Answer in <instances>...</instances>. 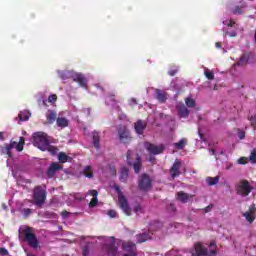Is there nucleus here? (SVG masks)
I'll use <instances>...</instances> for the list:
<instances>
[{
    "label": "nucleus",
    "instance_id": "obj_5",
    "mask_svg": "<svg viewBox=\"0 0 256 256\" xmlns=\"http://www.w3.org/2000/svg\"><path fill=\"white\" fill-rule=\"evenodd\" d=\"M100 241L102 251L108 256H117V246L115 245L114 237L99 236L97 237Z\"/></svg>",
    "mask_w": 256,
    "mask_h": 256
},
{
    "label": "nucleus",
    "instance_id": "obj_45",
    "mask_svg": "<svg viewBox=\"0 0 256 256\" xmlns=\"http://www.w3.org/2000/svg\"><path fill=\"white\" fill-rule=\"evenodd\" d=\"M82 113L85 115V117H90L91 116V108L82 109Z\"/></svg>",
    "mask_w": 256,
    "mask_h": 256
},
{
    "label": "nucleus",
    "instance_id": "obj_10",
    "mask_svg": "<svg viewBox=\"0 0 256 256\" xmlns=\"http://www.w3.org/2000/svg\"><path fill=\"white\" fill-rule=\"evenodd\" d=\"M105 103L107 107H111V109H115L116 111H118V118L120 119V121H125L127 119V115L121 113V108L119 107V105H117V100H115V94L107 96L105 98Z\"/></svg>",
    "mask_w": 256,
    "mask_h": 256
},
{
    "label": "nucleus",
    "instance_id": "obj_8",
    "mask_svg": "<svg viewBox=\"0 0 256 256\" xmlns=\"http://www.w3.org/2000/svg\"><path fill=\"white\" fill-rule=\"evenodd\" d=\"M127 164L133 166L135 173H141V157L133 150L127 151Z\"/></svg>",
    "mask_w": 256,
    "mask_h": 256
},
{
    "label": "nucleus",
    "instance_id": "obj_60",
    "mask_svg": "<svg viewBox=\"0 0 256 256\" xmlns=\"http://www.w3.org/2000/svg\"><path fill=\"white\" fill-rule=\"evenodd\" d=\"M215 47L216 49H221V42H216Z\"/></svg>",
    "mask_w": 256,
    "mask_h": 256
},
{
    "label": "nucleus",
    "instance_id": "obj_2",
    "mask_svg": "<svg viewBox=\"0 0 256 256\" xmlns=\"http://www.w3.org/2000/svg\"><path fill=\"white\" fill-rule=\"evenodd\" d=\"M23 145H25V138L20 137L19 142L11 141L9 144H5L4 146L1 147L2 155H8L9 157L6 163L7 167H10L13 175H15V166H13L12 164L13 154L11 153V151H13V149H16V151L21 152L23 151Z\"/></svg>",
    "mask_w": 256,
    "mask_h": 256
},
{
    "label": "nucleus",
    "instance_id": "obj_37",
    "mask_svg": "<svg viewBox=\"0 0 256 256\" xmlns=\"http://www.w3.org/2000/svg\"><path fill=\"white\" fill-rule=\"evenodd\" d=\"M243 217H245L246 221H248V223H253V221H255V216H253V214H251V212H245L243 214Z\"/></svg>",
    "mask_w": 256,
    "mask_h": 256
},
{
    "label": "nucleus",
    "instance_id": "obj_54",
    "mask_svg": "<svg viewBox=\"0 0 256 256\" xmlns=\"http://www.w3.org/2000/svg\"><path fill=\"white\" fill-rule=\"evenodd\" d=\"M94 87H96V89L100 91V93H103V86H101V84H95Z\"/></svg>",
    "mask_w": 256,
    "mask_h": 256
},
{
    "label": "nucleus",
    "instance_id": "obj_34",
    "mask_svg": "<svg viewBox=\"0 0 256 256\" xmlns=\"http://www.w3.org/2000/svg\"><path fill=\"white\" fill-rule=\"evenodd\" d=\"M219 179H221V177H219V176L207 177L206 183H207V185H209V187H213V185H217V183H219Z\"/></svg>",
    "mask_w": 256,
    "mask_h": 256
},
{
    "label": "nucleus",
    "instance_id": "obj_53",
    "mask_svg": "<svg viewBox=\"0 0 256 256\" xmlns=\"http://www.w3.org/2000/svg\"><path fill=\"white\" fill-rule=\"evenodd\" d=\"M213 209V204L208 205L203 209L204 213H210V211Z\"/></svg>",
    "mask_w": 256,
    "mask_h": 256
},
{
    "label": "nucleus",
    "instance_id": "obj_31",
    "mask_svg": "<svg viewBox=\"0 0 256 256\" xmlns=\"http://www.w3.org/2000/svg\"><path fill=\"white\" fill-rule=\"evenodd\" d=\"M127 177H129V169H127V167H122L120 169V181L125 183V181H127Z\"/></svg>",
    "mask_w": 256,
    "mask_h": 256
},
{
    "label": "nucleus",
    "instance_id": "obj_13",
    "mask_svg": "<svg viewBox=\"0 0 256 256\" xmlns=\"http://www.w3.org/2000/svg\"><path fill=\"white\" fill-rule=\"evenodd\" d=\"M115 191L118 193V201L122 211L128 216L131 215V208L129 207V203H127V198H125L119 186H115Z\"/></svg>",
    "mask_w": 256,
    "mask_h": 256
},
{
    "label": "nucleus",
    "instance_id": "obj_28",
    "mask_svg": "<svg viewBox=\"0 0 256 256\" xmlns=\"http://www.w3.org/2000/svg\"><path fill=\"white\" fill-rule=\"evenodd\" d=\"M46 119H47V123H49L50 125L55 123V121L57 120V112L53 110H48L46 112Z\"/></svg>",
    "mask_w": 256,
    "mask_h": 256
},
{
    "label": "nucleus",
    "instance_id": "obj_50",
    "mask_svg": "<svg viewBox=\"0 0 256 256\" xmlns=\"http://www.w3.org/2000/svg\"><path fill=\"white\" fill-rule=\"evenodd\" d=\"M107 215H109L111 217V219H115V217H117V211L109 210Z\"/></svg>",
    "mask_w": 256,
    "mask_h": 256
},
{
    "label": "nucleus",
    "instance_id": "obj_4",
    "mask_svg": "<svg viewBox=\"0 0 256 256\" xmlns=\"http://www.w3.org/2000/svg\"><path fill=\"white\" fill-rule=\"evenodd\" d=\"M195 252L191 256H217V244L215 241L210 242V245L205 246L201 243L194 245Z\"/></svg>",
    "mask_w": 256,
    "mask_h": 256
},
{
    "label": "nucleus",
    "instance_id": "obj_47",
    "mask_svg": "<svg viewBox=\"0 0 256 256\" xmlns=\"http://www.w3.org/2000/svg\"><path fill=\"white\" fill-rule=\"evenodd\" d=\"M249 121L251 122L252 127H254V129H256V114L254 116H251L249 118Z\"/></svg>",
    "mask_w": 256,
    "mask_h": 256
},
{
    "label": "nucleus",
    "instance_id": "obj_56",
    "mask_svg": "<svg viewBox=\"0 0 256 256\" xmlns=\"http://www.w3.org/2000/svg\"><path fill=\"white\" fill-rule=\"evenodd\" d=\"M238 137L239 139H245V132L243 131L238 132Z\"/></svg>",
    "mask_w": 256,
    "mask_h": 256
},
{
    "label": "nucleus",
    "instance_id": "obj_58",
    "mask_svg": "<svg viewBox=\"0 0 256 256\" xmlns=\"http://www.w3.org/2000/svg\"><path fill=\"white\" fill-rule=\"evenodd\" d=\"M148 161L150 162V163H155V156H149V158H148Z\"/></svg>",
    "mask_w": 256,
    "mask_h": 256
},
{
    "label": "nucleus",
    "instance_id": "obj_6",
    "mask_svg": "<svg viewBox=\"0 0 256 256\" xmlns=\"http://www.w3.org/2000/svg\"><path fill=\"white\" fill-rule=\"evenodd\" d=\"M224 37L228 35L229 37H237V33H241L243 28L239 24H237L232 19H223L222 20Z\"/></svg>",
    "mask_w": 256,
    "mask_h": 256
},
{
    "label": "nucleus",
    "instance_id": "obj_63",
    "mask_svg": "<svg viewBox=\"0 0 256 256\" xmlns=\"http://www.w3.org/2000/svg\"><path fill=\"white\" fill-rule=\"evenodd\" d=\"M209 153H210V155H215V150L210 149V150H209Z\"/></svg>",
    "mask_w": 256,
    "mask_h": 256
},
{
    "label": "nucleus",
    "instance_id": "obj_43",
    "mask_svg": "<svg viewBox=\"0 0 256 256\" xmlns=\"http://www.w3.org/2000/svg\"><path fill=\"white\" fill-rule=\"evenodd\" d=\"M177 71H179V68L177 67L170 68V70L168 71V74L170 75V77H175V75L177 74Z\"/></svg>",
    "mask_w": 256,
    "mask_h": 256
},
{
    "label": "nucleus",
    "instance_id": "obj_11",
    "mask_svg": "<svg viewBox=\"0 0 256 256\" xmlns=\"http://www.w3.org/2000/svg\"><path fill=\"white\" fill-rule=\"evenodd\" d=\"M153 187V180L147 174H142L138 179V189L140 191H149Z\"/></svg>",
    "mask_w": 256,
    "mask_h": 256
},
{
    "label": "nucleus",
    "instance_id": "obj_30",
    "mask_svg": "<svg viewBox=\"0 0 256 256\" xmlns=\"http://www.w3.org/2000/svg\"><path fill=\"white\" fill-rule=\"evenodd\" d=\"M137 243H145L148 239H151V233L144 232L136 236Z\"/></svg>",
    "mask_w": 256,
    "mask_h": 256
},
{
    "label": "nucleus",
    "instance_id": "obj_27",
    "mask_svg": "<svg viewBox=\"0 0 256 256\" xmlns=\"http://www.w3.org/2000/svg\"><path fill=\"white\" fill-rule=\"evenodd\" d=\"M161 227H163V223H161L159 220H154L149 224V233L153 235V231H158V229H161Z\"/></svg>",
    "mask_w": 256,
    "mask_h": 256
},
{
    "label": "nucleus",
    "instance_id": "obj_12",
    "mask_svg": "<svg viewBox=\"0 0 256 256\" xmlns=\"http://www.w3.org/2000/svg\"><path fill=\"white\" fill-rule=\"evenodd\" d=\"M236 191L237 194L240 195L241 197H247L251 191H253V187L247 180H242L239 182L236 186Z\"/></svg>",
    "mask_w": 256,
    "mask_h": 256
},
{
    "label": "nucleus",
    "instance_id": "obj_57",
    "mask_svg": "<svg viewBox=\"0 0 256 256\" xmlns=\"http://www.w3.org/2000/svg\"><path fill=\"white\" fill-rule=\"evenodd\" d=\"M84 239L86 241H91V239H97V237H95V236H86V237H84Z\"/></svg>",
    "mask_w": 256,
    "mask_h": 256
},
{
    "label": "nucleus",
    "instance_id": "obj_55",
    "mask_svg": "<svg viewBox=\"0 0 256 256\" xmlns=\"http://www.w3.org/2000/svg\"><path fill=\"white\" fill-rule=\"evenodd\" d=\"M129 105H137V99L131 98V99L129 100Z\"/></svg>",
    "mask_w": 256,
    "mask_h": 256
},
{
    "label": "nucleus",
    "instance_id": "obj_46",
    "mask_svg": "<svg viewBox=\"0 0 256 256\" xmlns=\"http://www.w3.org/2000/svg\"><path fill=\"white\" fill-rule=\"evenodd\" d=\"M175 204L171 203L167 206V211H169V213H175Z\"/></svg>",
    "mask_w": 256,
    "mask_h": 256
},
{
    "label": "nucleus",
    "instance_id": "obj_25",
    "mask_svg": "<svg viewBox=\"0 0 256 256\" xmlns=\"http://www.w3.org/2000/svg\"><path fill=\"white\" fill-rule=\"evenodd\" d=\"M30 117L31 112H29L28 110H23L19 112L18 117L15 118V120L18 121V123H21L23 121H29Z\"/></svg>",
    "mask_w": 256,
    "mask_h": 256
},
{
    "label": "nucleus",
    "instance_id": "obj_51",
    "mask_svg": "<svg viewBox=\"0 0 256 256\" xmlns=\"http://www.w3.org/2000/svg\"><path fill=\"white\" fill-rule=\"evenodd\" d=\"M247 213H250L251 215H255V213H256L255 204H252V205L249 207V211H247Z\"/></svg>",
    "mask_w": 256,
    "mask_h": 256
},
{
    "label": "nucleus",
    "instance_id": "obj_35",
    "mask_svg": "<svg viewBox=\"0 0 256 256\" xmlns=\"http://www.w3.org/2000/svg\"><path fill=\"white\" fill-rule=\"evenodd\" d=\"M83 173L88 179H93V168L91 166H85Z\"/></svg>",
    "mask_w": 256,
    "mask_h": 256
},
{
    "label": "nucleus",
    "instance_id": "obj_14",
    "mask_svg": "<svg viewBox=\"0 0 256 256\" xmlns=\"http://www.w3.org/2000/svg\"><path fill=\"white\" fill-rule=\"evenodd\" d=\"M144 147L150 155H161V153L165 151V145L163 144L155 145L150 142H145Z\"/></svg>",
    "mask_w": 256,
    "mask_h": 256
},
{
    "label": "nucleus",
    "instance_id": "obj_36",
    "mask_svg": "<svg viewBox=\"0 0 256 256\" xmlns=\"http://www.w3.org/2000/svg\"><path fill=\"white\" fill-rule=\"evenodd\" d=\"M68 159H69V156H67V154H65V153H63V152H60V153L58 154V161H59L60 163H67Z\"/></svg>",
    "mask_w": 256,
    "mask_h": 256
},
{
    "label": "nucleus",
    "instance_id": "obj_49",
    "mask_svg": "<svg viewBox=\"0 0 256 256\" xmlns=\"http://www.w3.org/2000/svg\"><path fill=\"white\" fill-rule=\"evenodd\" d=\"M57 101V95L52 94L48 97V103H55Z\"/></svg>",
    "mask_w": 256,
    "mask_h": 256
},
{
    "label": "nucleus",
    "instance_id": "obj_61",
    "mask_svg": "<svg viewBox=\"0 0 256 256\" xmlns=\"http://www.w3.org/2000/svg\"><path fill=\"white\" fill-rule=\"evenodd\" d=\"M198 134H199L200 139H203V134H201V128L200 127L198 128Z\"/></svg>",
    "mask_w": 256,
    "mask_h": 256
},
{
    "label": "nucleus",
    "instance_id": "obj_26",
    "mask_svg": "<svg viewBox=\"0 0 256 256\" xmlns=\"http://www.w3.org/2000/svg\"><path fill=\"white\" fill-rule=\"evenodd\" d=\"M87 195H91L92 199L89 203V207H96L99 200L97 199V196L99 195V192L97 190H89L87 192Z\"/></svg>",
    "mask_w": 256,
    "mask_h": 256
},
{
    "label": "nucleus",
    "instance_id": "obj_41",
    "mask_svg": "<svg viewBox=\"0 0 256 256\" xmlns=\"http://www.w3.org/2000/svg\"><path fill=\"white\" fill-rule=\"evenodd\" d=\"M86 197H87L86 194H81V193L74 194L75 201H83V199H86Z\"/></svg>",
    "mask_w": 256,
    "mask_h": 256
},
{
    "label": "nucleus",
    "instance_id": "obj_22",
    "mask_svg": "<svg viewBox=\"0 0 256 256\" xmlns=\"http://www.w3.org/2000/svg\"><path fill=\"white\" fill-rule=\"evenodd\" d=\"M154 95H155V99H157L159 103L167 102V94L165 93V91L156 88L154 89Z\"/></svg>",
    "mask_w": 256,
    "mask_h": 256
},
{
    "label": "nucleus",
    "instance_id": "obj_33",
    "mask_svg": "<svg viewBox=\"0 0 256 256\" xmlns=\"http://www.w3.org/2000/svg\"><path fill=\"white\" fill-rule=\"evenodd\" d=\"M177 199L178 201H181V203H187L189 201V194L185 192H178Z\"/></svg>",
    "mask_w": 256,
    "mask_h": 256
},
{
    "label": "nucleus",
    "instance_id": "obj_39",
    "mask_svg": "<svg viewBox=\"0 0 256 256\" xmlns=\"http://www.w3.org/2000/svg\"><path fill=\"white\" fill-rule=\"evenodd\" d=\"M249 161H250V163H252V164H255V163H256V149H253V150L251 151V154H250V156H249Z\"/></svg>",
    "mask_w": 256,
    "mask_h": 256
},
{
    "label": "nucleus",
    "instance_id": "obj_7",
    "mask_svg": "<svg viewBox=\"0 0 256 256\" xmlns=\"http://www.w3.org/2000/svg\"><path fill=\"white\" fill-rule=\"evenodd\" d=\"M22 235L24 236V241L28 243L29 247H32V249H37V247H39V240L37 239V236L33 233V228H22Z\"/></svg>",
    "mask_w": 256,
    "mask_h": 256
},
{
    "label": "nucleus",
    "instance_id": "obj_18",
    "mask_svg": "<svg viewBox=\"0 0 256 256\" xmlns=\"http://www.w3.org/2000/svg\"><path fill=\"white\" fill-rule=\"evenodd\" d=\"M180 169H181V161L175 160L174 164L170 169V175L172 179H175V177H179L181 175Z\"/></svg>",
    "mask_w": 256,
    "mask_h": 256
},
{
    "label": "nucleus",
    "instance_id": "obj_32",
    "mask_svg": "<svg viewBox=\"0 0 256 256\" xmlns=\"http://www.w3.org/2000/svg\"><path fill=\"white\" fill-rule=\"evenodd\" d=\"M187 146V138H182L179 142L174 143V148L178 150H183Z\"/></svg>",
    "mask_w": 256,
    "mask_h": 256
},
{
    "label": "nucleus",
    "instance_id": "obj_40",
    "mask_svg": "<svg viewBox=\"0 0 256 256\" xmlns=\"http://www.w3.org/2000/svg\"><path fill=\"white\" fill-rule=\"evenodd\" d=\"M20 213L23 215V217L27 218L32 213V210L29 208H23L20 210Z\"/></svg>",
    "mask_w": 256,
    "mask_h": 256
},
{
    "label": "nucleus",
    "instance_id": "obj_59",
    "mask_svg": "<svg viewBox=\"0 0 256 256\" xmlns=\"http://www.w3.org/2000/svg\"><path fill=\"white\" fill-rule=\"evenodd\" d=\"M62 217L64 219H67V217H69V212H67V211L62 212Z\"/></svg>",
    "mask_w": 256,
    "mask_h": 256
},
{
    "label": "nucleus",
    "instance_id": "obj_16",
    "mask_svg": "<svg viewBox=\"0 0 256 256\" xmlns=\"http://www.w3.org/2000/svg\"><path fill=\"white\" fill-rule=\"evenodd\" d=\"M251 59H253V54H242L239 61L236 64H234V69H237V67H243L244 65H247V63H252Z\"/></svg>",
    "mask_w": 256,
    "mask_h": 256
},
{
    "label": "nucleus",
    "instance_id": "obj_52",
    "mask_svg": "<svg viewBox=\"0 0 256 256\" xmlns=\"http://www.w3.org/2000/svg\"><path fill=\"white\" fill-rule=\"evenodd\" d=\"M134 212L138 215V213H143V208L140 205H136L134 207Z\"/></svg>",
    "mask_w": 256,
    "mask_h": 256
},
{
    "label": "nucleus",
    "instance_id": "obj_19",
    "mask_svg": "<svg viewBox=\"0 0 256 256\" xmlns=\"http://www.w3.org/2000/svg\"><path fill=\"white\" fill-rule=\"evenodd\" d=\"M118 135L121 143H129L131 141V133L126 128L120 129Z\"/></svg>",
    "mask_w": 256,
    "mask_h": 256
},
{
    "label": "nucleus",
    "instance_id": "obj_23",
    "mask_svg": "<svg viewBox=\"0 0 256 256\" xmlns=\"http://www.w3.org/2000/svg\"><path fill=\"white\" fill-rule=\"evenodd\" d=\"M92 143L95 149H101V132L94 131L92 132Z\"/></svg>",
    "mask_w": 256,
    "mask_h": 256
},
{
    "label": "nucleus",
    "instance_id": "obj_20",
    "mask_svg": "<svg viewBox=\"0 0 256 256\" xmlns=\"http://www.w3.org/2000/svg\"><path fill=\"white\" fill-rule=\"evenodd\" d=\"M134 129L137 135H143V133H145V129H147V123L143 120H138L134 123Z\"/></svg>",
    "mask_w": 256,
    "mask_h": 256
},
{
    "label": "nucleus",
    "instance_id": "obj_62",
    "mask_svg": "<svg viewBox=\"0 0 256 256\" xmlns=\"http://www.w3.org/2000/svg\"><path fill=\"white\" fill-rule=\"evenodd\" d=\"M5 137L3 136V132H0V141H4Z\"/></svg>",
    "mask_w": 256,
    "mask_h": 256
},
{
    "label": "nucleus",
    "instance_id": "obj_42",
    "mask_svg": "<svg viewBox=\"0 0 256 256\" xmlns=\"http://www.w3.org/2000/svg\"><path fill=\"white\" fill-rule=\"evenodd\" d=\"M185 103L187 107H195V100L193 98H186Z\"/></svg>",
    "mask_w": 256,
    "mask_h": 256
},
{
    "label": "nucleus",
    "instance_id": "obj_38",
    "mask_svg": "<svg viewBox=\"0 0 256 256\" xmlns=\"http://www.w3.org/2000/svg\"><path fill=\"white\" fill-rule=\"evenodd\" d=\"M204 75L205 77H207L209 80H213L215 79V74H213V72H211L209 69H205L204 71Z\"/></svg>",
    "mask_w": 256,
    "mask_h": 256
},
{
    "label": "nucleus",
    "instance_id": "obj_3",
    "mask_svg": "<svg viewBox=\"0 0 256 256\" xmlns=\"http://www.w3.org/2000/svg\"><path fill=\"white\" fill-rule=\"evenodd\" d=\"M58 77L62 81H67V79H72L76 83H79L80 87L87 89V78L81 73L74 72L72 70H57Z\"/></svg>",
    "mask_w": 256,
    "mask_h": 256
},
{
    "label": "nucleus",
    "instance_id": "obj_64",
    "mask_svg": "<svg viewBox=\"0 0 256 256\" xmlns=\"http://www.w3.org/2000/svg\"><path fill=\"white\" fill-rule=\"evenodd\" d=\"M166 256H173V251L166 253Z\"/></svg>",
    "mask_w": 256,
    "mask_h": 256
},
{
    "label": "nucleus",
    "instance_id": "obj_9",
    "mask_svg": "<svg viewBox=\"0 0 256 256\" xmlns=\"http://www.w3.org/2000/svg\"><path fill=\"white\" fill-rule=\"evenodd\" d=\"M33 197L35 205H37V207H41L43 203H45V199H47V191L43 186H36L34 188Z\"/></svg>",
    "mask_w": 256,
    "mask_h": 256
},
{
    "label": "nucleus",
    "instance_id": "obj_15",
    "mask_svg": "<svg viewBox=\"0 0 256 256\" xmlns=\"http://www.w3.org/2000/svg\"><path fill=\"white\" fill-rule=\"evenodd\" d=\"M124 251L126 252L123 256H137V246L133 242H125L122 244Z\"/></svg>",
    "mask_w": 256,
    "mask_h": 256
},
{
    "label": "nucleus",
    "instance_id": "obj_29",
    "mask_svg": "<svg viewBox=\"0 0 256 256\" xmlns=\"http://www.w3.org/2000/svg\"><path fill=\"white\" fill-rule=\"evenodd\" d=\"M56 125L57 127H61V129H65V127L69 126V120L64 117H58L56 119Z\"/></svg>",
    "mask_w": 256,
    "mask_h": 256
},
{
    "label": "nucleus",
    "instance_id": "obj_44",
    "mask_svg": "<svg viewBox=\"0 0 256 256\" xmlns=\"http://www.w3.org/2000/svg\"><path fill=\"white\" fill-rule=\"evenodd\" d=\"M238 165H247V158L241 157L237 160Z\"/></svg>",
    "mask_w": 256,
    "mask_h": 256
},
{
    "label": "nucleus",
    "instance_id": "obj_17",
    "mask_svg": "<svg viewBox=\"0 0 256 256\" xmlns=\"http://www.w3.org/2000/svg\"><path fill=\"white\" fill-rule=\"evenodd\" d=\"M245 9H247V2L242 0L239 4L231 8L230 13H232V15H243Z\"/></svg>",
    "mask_w": 256,
    "mask_h": 256
},
{
    "label": "nucleus",
    "instance_id": "obj_24",
    "mask_svg": "<svg viewBox=\"0 0 256 256\" xmlns=\"http://www.w3.org/2000/svg\"><path fill=\"white\" fill-rule=\"evenodd\" d=\"M61 169V165H59V163H52L48 170H47V175L49 177V179H52V177H54V175L57 173V171H59Z\"/></svg>",
    "mask_w": 256,
    "mask_h": 256
},
{
    "label": "nucleus",
    "instance_id": "obj_1",
    "mask_svg": "<svg viewBox=\"0 0 256 256\" xmlns=\"http://www.w3.org/2000/svg\"><path fill=\"white\" fill-rule=\"evenodd\" d=\"M33 145L40 151H49L51 155H57V147L51 145V138L45 132H36L33 134Z\"/></svg>",
    "mask_w": 256,
    "mask_h": 256
},
{
    "label": "nucleus",
    "instance_id": "obj_48",
    "mask_svg": "<svg viewBox=\"0 0 256 256\" xmlns=\"http://www.w3.org/2000/svg\"><path fill=\"white\" fill-rule=\"evenodd\" d=\"M89 253H90V251H89V246H84V247L82 248V255H83V256H89Z\"/></svg>",
    "mask_w": 256,
    "mask_h": 256
},
{
    "label": "nucleus",
    "instance_id": "obj_21",
    "mask_svg": "<svg viewBox=\"0 0 256 256\" xmlns=\"http://www.w3.org/2000/svg\"><path fill=\"white\" fill-rule=\"evenodd\" d=\"M176 109H177L179 117L184 118V119L189 117L190 112H189V109H187V106H185V104L178 103L176 106Z\"/></svg>",
    "mask_w": 256,
    "mask_h": 256
}]
</instances>
